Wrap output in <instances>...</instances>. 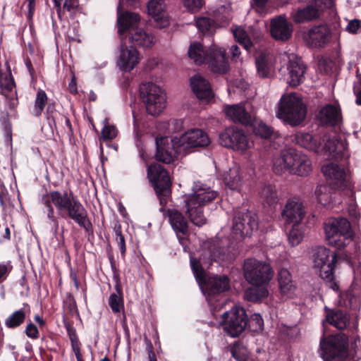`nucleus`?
<instances>
[{
    "label": "nucleus",
    "mask_w": 361,
    "mask_h": 361,
    "mask_svg": "<svg viewBox=\"0 0 361 361\" xmlns=\"http://www.w3.org/2000/svg\"><path fill=\"white\" fill-rule=\"evenodd\" d=\"M78 6V0H65L63 8L69 12L73 11Z\"/></svg>",
    "instance_id": "nucleus-59"
},
{
    "label": "nucleus",
    "mask_w": 361,
    "mask_h": 361,
    "mask_svg": "<svg viewBox=\"0 0 361 361\" xmlns=\"http://www.w3.org/2000/svg\"><path fill=\"white\" fill-rule=\"evenodd\" d=\"M224 111L227 117L233 122L249 125L252 121V116L247 112L245 106L241 104L227 106Z\"/></svg>",
    "instance_id": "nucleus-31"
},
{
    "label": "nucleus",
    "mask_w": 361,
    "mask_h": 361,
    "mask_svg": "<svg viewBox=\"0 0 361 361\" xmlns=\"http://www.w3.org/2000/svg\"><path fill=\"white\" fill-rule=\"evenodd\" d=\"M233 59H238L240 54V49L237 45H233L230 49Z\"/></svg>",
    "instance_id": "nucleus-63"
},
{
    "label": "nucleus",
    "mask_w": 361,
    "mask_h": 361,
    "mask_svg": "<svg viewBox=\"0 0 361 361\" xmlns=\"http://www.w3.org/2000/svg\"><path fill=\"white\" fill-rule=\"evenodd\" d=\"M273 170L277 174L288 172L305 177L312 171V164L305 154L294 149H288L283 150L273 159Z\"/></svg>",
    "instance_id": "nucleus-4"
},
{
    "label": "nucleus",
    "mask_w": 361,
    "mask_h": 361,
    "mask_svg": "<svg viewBox=\"0 0 361 361\" xmlns=\"http://www.w3.org/2000/svg\"><path fill=\"white\" fill-rule=\"evenodd\" d=\"M195 25L197 29L202 32L212 33L216 28L214 21L207 17L197 18Z\"/></svg>",
    "instance_id": "nucleus-43"
},
{
    "label": "nucleus",
    "mask_w": 361,
    "mask_h": 361,
    "mask_svg": "<svg viewBox=\"0 0 361 361\" xmlns=\"http://www.w3.org/2000/svg\"><path fill=\"white\" fill-rule=\"evenodd\" d=\"M280 293L285 298H293L295 295L296 286L295 282L286 283L279 285Z\"/></svg>",
    "instance_id": "nucleus-51"
},
{
    "label": "nucleus",
    "mask_w": 361,
    "mask_h": 361,
    "mask_svg": "<svg viewBox=\"0 0 361 361\" xmlns=\"http://www.w3.org/2000/svg\"><path fill=\"white\" fill-rule=\"evenodd\" d=\"M140 94L149 114L158 116L166 107V94L155 82H143L140 85Z\"/></svg>",
    "instance_id": "nucleus-7"
},
{
    "label": "nucleus",
    "mask_w": 361,
    "mask_h": 361,
    "mask_svg": "<svg viewBox=\"0 0 361 361\" xmlns=\"http://www.w3.org/2000/svg\"><path fill=\"white\" fill-rule=\"evenodd\" d=\"M109 305L114 312H120L123 309V302L121 294H111L109 298Z\"/></svg>",
    "instance_id": "nucleus-50"
},
{
    "label": "nucleus",
    "mask_w": 361,
    "mask_h": 361,
    "mask_svg": "<svg viewBox=\"0 0 361 361\" xmlns=\"http://www.w3.org/2000/svg\"><path fill=\"white\" fill-rule=\"evenodd\" d=\"M104 127L102 130V138L104 140H111L116 137L118 130L114 125H109L108 118L103 121Z\"/></svg>",
    "instance_id": "nucleus-47"
},
{
    "label": "nucleus",
    "mask_w": 361,
    "mask_h": 361,
    "mask_svg": "<svg viewBox=\"0 0 361 361\" xmlns=\"http://www.w3.org/2000/svg\"><path fill=\"white\" fill-rule=\"evenodd\" d=\"M240 167L233 166L224 175L225 184L231 190H238L242 185V178L240 173Z\"/></svg>",
    "instance_id": "nucleus-34"
},
{
    "label": "nucleus",
    "mask_w": 361,
    "mask_h": 361,
    "mask_svg": "<svg viewBox=\"0 0 361 361\" xmlns=\"http://www.w3.org/2000/svg\"><path fill=\"white\" fill-rule=\"evenodd\" d=\"M257 221L250 213H244L242 215L235 216L233 225V237L241 239L250 235L253 231L257 230Z\"/></svg>",
    "instance_id": "nucleus-20"
},
{
    "label": "nucleus",
    "mask_w": 361,
    "mask_h": 361,
    "mask_svg": "<svg viewBox=\"0 0 361 361\" xmlns=\"http://www.w3.org/2000/svg\"><path fill=\"white\" fill-rule=\"evenodd\" d=\"M302 204L299 201L288 200L282 211V217L286 223L298 224L305 216Z\"/></svg>",
    "instance_id": "nucleus-27"
},
{
    "label": "nucleus",
    "mask_w": 361,
    "mask_h": 361,
    "mask_svg": "<svg viewBox=\"0 0 361 361\" xmlns=\"http://www.w3.org/2000/svg\"><path fill=\"white\" fill-rule=\"evenodd\" d=\"M4 132H5V136H6V141L11 142V139H12L11 128L8 124L5 126Z\"/></svg>",
    "instance_id": "nucleus-64"
},
{
    "label": "nucleus",
    "mask_w": 361,
    "mask_h": 361,
    "mask_svg": "<svg viewBox=\"0 0 361 361\" xmlns=\"http://www.w3.org/2000/svg\"><path fill=\"white\" fill-rule=\"evenodd\" d=\"M169 221L176 232L180 244L185 246V235L188 232V224L181 212L176 209H168L166 212Z\"/></svg>",
    "instance_id": "nucleus-23"
},
{
    "label": "nucleus",
    "mask_w": 361,
    "mask_h": 361,
    "mask_svg": "<svg viewBox=\"0 0 361 361\" xmlns=\"http://www.w3.org/2000/svg\"><path fill=\"white\" fill-rule=\"evenodd\" d=\"M317 118L322 125L338 126L342 121L341 109L336 104H327L321 109Z\"/></svg>",
    "instance_id": "nucleus-28"
},
{
    "label": "nucleus",
    "mask_w": 361,
    "mask_h": 361,
    "mask_svg": "<svg viewBox=\"0 0 361 361\" xmlns=\"http://www.w3.org/2000/svg\"><path fill=\"white\" fill-rule=\"evenodd\" d=\"M221 325L231 336H238L247 326V315L245 309L235 306L225 312L222 315Z\"/></svg>",
    "instance_id": "nucleus-13"
},
{
    "label": "nucleus",
    "mask_w": 361,
    "mask_h": 361,
    "mask_svg": "<svg viewBox=\"0 0 361 361\" xmlns=\"http://www.w3.org/2000/svg\"><path fill=\"white\" fill-rule=\"evenodd\" d=\"M175 141L178 143L179 150L183 152V154L206 147L211 143L207 133L200 128L185 131L180 136L175 137Z\"/></svg>",
    "instance_id": "nucleus-12"
},
{
    "label": "nucleus",
    "mask_w": 361,
    "mask_h": 361,
    "mask_svg": "<svg viewBox=\"0 0 361 361\" xmlns=\"http://www.w3.org/2000/svg\"><path fill=\"white\" fill-rule=\"evenodd\" d=\"M27 12L26 16L28 20H31L35 10V0H27Z\"/></svg>",
    "instance_id": "nucleus-58"
},
{
    "label": "nucleus",
    "mask_w": 361,
    "mask_h": 361,
    "mask_svg": "<svg viewBox=\"0 0 361 361\" xmlns=\"http://www.w3.org/2000/svg\"><path fill=\"white\" fill-rule=\"evenodd\" d=\"M361 29V20L353 19L350 20L345 27L347 32L350 34H357Z\"/></svg>",
    "instance_id": "nucleus-55"
},
{
    "label": "nucleus",
    "mask_w": 361,
    "mask_h": 361,
    "mask_svg": "<svg viewBox=\"0 0 361 361\" xmlns=\"http://www.w3.org/2000/svg\"><path fill=\"white\" fill-rule=\"evenodd\" d=\"M260 195L264 201L269 205L275 204L278 200L276 189L272 185L264 186L260 192Z\"/></svg>",
    "instance_id": "nucleus-44"
},
{
    "label": "nucleus",
    "mask_w": 361,
    "mask_h": 361,
    "mask_svg": "<svg viewBox=\"0 0 361 361\" xmlns=\"http://www.w3.org/2000/svg\"><path fill=\"white\" fill-rule=\"evenodd\" d=\"M216 197V191L200 182L195 183L192 192L183 196L185 212L193 224L201 226L206 223L204 207Z\"/></svg>",
    "instance_id": "nucleus-3"
},
{
    "label": "nucleus",
    "mask_w": 361,
    "mask_h": 361,
    "mask_svg": "<svg viewBox=\"0 0 361 361\" xmlns=\"http://www.w3.org/2000/svg\"><path fill=\"white\" fill-rule=\"evenodd\" d=\"M250 124L252 126L253 133L261 137L268 138L273 133L272 129L262 121L252 118Z\"/></svg>",
    "instance_id": "nucleus-40"
},
{
    "label": "nucleus",
    "mask_w": 361,
    "mask_h": 361,
    "mask_svg": "<svg viewBox=\"0 0 361 361\" xmlns=\"http://www.w3.org/2000/svg\"><path fill=\"white\" fill-rule=\"evenodd\" d=\"M257 72L259 77L267 78L270 73V63L268 54L264 52L259 53L255 60Z\"/></svg>",
    "instance_id": "nucleus-38"
},
{
    "label": "nucleus",
    "mask_w": 361,
    "mask_h": 361,
    "mask_svg": "<svg viewBox=\"0 0 361 361\" xmlns=\"http://www.w3.org/2000/svg\"><path fill=\"white\" fill-rule=\"evenodd\" d=\"M253 332H261L264 328V321L259 314H254L247 319V326Z\"/></svg>",
    "instance_id": "nucleus-48"
},
{
    "label": "nucleus",
    "mask_w": 361,
    "mask_h": 361,
    "mask_svg": "<svg viewBox=\"0 0 361 361\" xmlns=\"http://www.w3.org/2000/svg\"><path fill=\"white\" fill-rule=\"evenodd\" d=\"M348 349V337L343 334L323 336L320 340L319 353L324 361L343 358Z\"/></svg>",
    "instance_id": "nucleus-8"
},
{
    "label": "nucleus",
    "mask_w": 361,
    "mask_h": 361,
    "mask_svg": "<svg viewBox=\"0 0 361 361\" xmlns=\"http://www.w3.org/2000/svg\"><path fill=\"white\" fill-rule=\"evenodd\" d=\"M190 264L195 277L209 302L212 298L230 288V280L226 275L209 277L202 268L201 263L195 258H190Z\"/></svg>",
    "instance_id": "nucleus-5"
},
{
    "label": "nucleus",
    "mask_w": 361,
    "mask_h": 361,
    "mask_svg": "<svg viewBox=\"0 0 361 361\" xmlns=\"http://www.w3.org/2000/svg\"><path fill=\"white\" fill-rule=\"evenodd\" d=\"M293 141L308 150L324 152L331 159L345 157L348 149L345 136L336 133L324 134L321 137L308 133L298 132L294 135Z\"/></svg>",
    "instance_id": "nucleus-2"
},
{
    "label": "nucleus",
    "mask_w": 361,
    "mask_h": 361,
    "mask_svg": "<svg viewBox=\"0 0 361 361\" xmlns=\"http://www.w3.org/2000/svg\"><path fill=\"white\" fill-rule=\"evenodd\" d=\"M308 5L292 12L290 17L296 23H304L317 20L326 8L331 7L333 0H306Z\"/></svg>",
    "instance_id": "nucleus-14"
},
{
    "label": "nucleus",
    "mask_w": 361,
    "mask_h": 361,
    "mask_svg": "<svg viewBox=\"0 0 361 361\" xmlns=\"http://www.w3.org/2000/svg\"><path fill=\"white\" fill-rule=\"evenodd\" d=\"M140 53L133 46H128L126 40L121 38V45L116 59V67L123 73H130L140 63Z\"/></svg>",
    "instance_id": "nucleus-16"
},
{
    "label": "nucleus",
    "mask_w": 361,
    "mask_h": 361,
    "mask_svg": "<svg viewBox=\"0 0 361 361\" xmlns=\"http://www.w3.org/2000/svg\"><path fill=\"white\" fill-rule=\"evenodd\" d=\"M209 262L212 261L224 260V258L221 257L219 250L214 251L209 257Z\"/></svg>",
    "instance_id": "nucleus-61"
},
{
    "label": "nucleus",
    "mask_w": 361,
    "mask_h": 361,
    "mask_svg": "<svg viewBox=\"0 0 361 361\" xmlns=\"http://www.w3.org/2000/svg\"><path fill=\"white\" fill-rule=\"evenodd\" d=\"M324 231L329 244L341 247L350 237V224L343 217L332 219L325 224Z\"/></svg>",
    "instance_id": "nucleus-11"
},
{
    "label": "nucleus",
    "mask_w": 361,
    "mask_h": 361,
    "mask_svg": "<svg viewBox=\"0 0 361 361\" xmlns=\"http://www.w3.org/2000/svg\"><path fill=\"white\" fill-rule=\"evenodd\" d=\"M209 51L203 49L201 44L195 42L190 44L188 49V56L195 63L201 65L209 59Z\"/></svg>",
    "instance_id": "nucleus-35"
},
{
    "label": "nucleus",
    "mask_w": 361,
    "mask_h": 361,
    "mask_svg": "<svg viewBox=\"0 0 361 361\" xmlns=\"http://www.w3.org/2000/svg\"><path fill=\"white\" fill-rule=\"evenodd\" d=\"M268 0H254L255 6L257 8V10L262 11L265 7Z\"/></svg>",
    "instance_id": "nucleus-62"
},
{
    "label": "nucleus",
    "mask_w": 361,
    "mask_h": 361,
    "mask_svg": "<svg viewBox=\"0 0 361 361\" xmlns=\"http://www.w3.org/2000/svg\"><path fill=\"white\" fill-rule=\"evenodd\" d=\"M25 334L29 338L32 339H36L39 336V331L37 326L32 323H30L27 325Z\"/></svg>",
    "instance_id": "nucleus-56"
},
{
    "label": "nucleus",
    "mask_w": 361,
    "mask_h": 361,
    "mask_svg": "<svg viewBox=\"0 0 361 361\" xmlns=\"http://www.w3.org/2000/svg\"><path fill=\"white\" fill-rule=\"evenodd\" d=\"M190 85L198 99L209 100L213 97L210 83L200 75H195L190 79Z\"/></svg>",
    "instance_id": "nucleus-30"
},
{
    "label": "nucleus",
    "mask_w": 361,
    "mask_h": 361,
    "mask_svg": "<svg viewBox=\"0 0 361 361\" xmlns=\"http://www.w3.org/2000/svg\"><path fill=\"white\" fill-rule=\"evenodd\" d=\"M278 281L279 285L293 282L292 279V276L287 269L282 268L279 271Z\"/></svg>",
    "instance_id": "nucleus-54"
},
{
    "label": "nucleus",
    "mask_w": 361,
    "mask_h": 361,
    "mask_svg": "<svg viewBox=\"0 0 361 361\" xmlns=\"http://www.w3.org/2000/svg\"><path fill=\"white\" fill-rule=\"evenodd\" d=\"M233 33L236 40L241 44L247 51H249L252 46V42L244 29L237 27L233 30Z\"/></svg>",
    "instance_id": "nucleus-42"
},
{
    "label": "nucleus",
    "mask_w": 361,
    "mask_h": 361,
    "mask_svg": "<svg viewBox=\"0 0 361 361\" xmlns=\"http://www.w3.org/2000/svg\"><path fill=\"white\" fill-rule=\"evenodd\" d=\"M326 322L338 329H343L348 326L349 319L344 312L336 310L327 314Z\"/></svg>",
    "instance_id": "nucleus-36"
},
{
    "label": "nucleus",
    "mask_w": 361,
    "mask_h": 361,
    "mask_svg": "<svg viewBox=\"0 0 361 361\" xmlns=\"http://www.w3.org/2000/svg\"><path fill=\"white\" fill-rule=\"evenodd\" d=\"M41 201L47 212L49 219L51 221H56L54 216V206L62 218H69L86 230H89L91 227L87 212L72 194L68 195L66 192L54 190L43 195Z\"/></svg>",
    "instance_id": "nucleus-1"
},
{
    "label": "nucleus",
    "mask_w": 361,
    "mask_h": 361,
    "mask_svg": "<svg viewBox=\"0 0 361 361\" xmlns=\"http://www.w3.org/2000/svg\"><path fill=\"white\" fill-rule=\"evenodd\" d=\"M219 142L225 147L242 152L254 145L253 142L249 140L243 130L234 127L226 128L219 135Z\"/></svg>",
    "instance_id": "nucleus-15"
},
{
    "label": "nucleus",
    "mask_w": 361,
    "mask_h": 361,
    "mask_svg": "<svg viewBox=\"0 0 361 361\" xmlns=\"http://www.w3.org/2000/svg\"><path fill=\"white\" fill-rule=\"evenodd\" d=\"M269 291L265 285L261 286H252L245 291V298L252 302H257L268 296Z\"/></svg>",
    "instance_id": "nucleus-39"
},
{
    "label": "nucleus",
    "mask_w": 361,
    "mask_h": 361,
    "mask_svg": "<svg viewBox=\"0 0 361 361\" xmlns=\"http://www.w3.org/2000/svg\"><path fill=\"white\" fill-rule=\"evenodd\" d=\"M307 115V107L302 99L295 93L282 96L276 116L292 126L302 123Z\"/></svg>",
    "instance_id": "nucleus-6"
},
{
    "label": "nucleus",
    "mask_w": 361,
    "mask_h": 361,
    "mask_svg": "<svg viewBox=\"0 0 361 361\" xmlns=\"http://www.w3.org/2000/svg\"><path fill=\"white\" fill-rule=\"evenodd\" d=\"M270 32L275 39L286 41L292 36L293 26L285 16H279L271 20Z\"/></svg>",
    "instance_id": "nucleus-24"
},
{
    "label": "nucleus",
    "mask_w": 361,
    "mask_h": 361,
    "mask_svg": "<svg viewBox=\"0 0 361 361\" xmlns=\"http://www.w3.org/2000/svg\"><path fill=\"white\" fill-rule=\"evenodd\" d=\"M147 176L153 183L158 196H165L169 192L171 180L168 172L160 164H154L148 166Z\"/></svg>",
    "instance_id": "nucleus-19"
},
{
    "label": "nucleus",
    "mask_w": 361,
    "mask_h": 361,
    "mask_svg": "<svg viewBox=\"0 0 361 361\" xmlns=\"http://www.w3.org/2000/svg\"><path fill=\"white\" fill-rule=\"evenodd\" d=\"M129 42L135 45L150 47L155 43V37L141 28H133L129 33Z\"/></svg>",
    "instance_id": "nucleus-32"
},
{
    "label": "nucleus",
    "mask_w": 361,
    "mask_h": 361,
    "mask_svg": "<svg viewBox=\"0 0 361 361\" xmlns=\"http://www.w3.org/2000/svg\"><path fill=\"white\" fill-rule=\"evenodd\" d=\"M304 42L313 48H324L331 41L332 32L326 24L314 25L302 35Z\"/></svg>",
    "instance_id": "nucleus-17"
},
{
    "label": "nucleus",
    "mask_w": 361,
    "mask_h": 361,
    "mask_svg": "<svg viewBox=\"0 0 361 361\" xmlns=\"http://www.w3.org/2000/svg\"><path fill=\"white\" fill-rule=\"evenodd\" d=\"M47 102V96L44 90H39L35 100V105L32 114L35 116H39L43 112L44 108Z\"/></svg>",
    "instance_id": "nucleus-41"
},
{
    "label": "nucleus",
    "mask_w": 361,
    "mask_h": 361,
    "mask_svg": "<svg viewBox=\"0 0 361 361\" xmlns=\"http://www.w3.org/2000/svg\"><path fill=\"white\" fill-rule=\"evenodd\" d=\"M208 63L211 70L213 72L219 73H225L229 68L226 58V50L212 45L209 48Z\"/></svg>",
    "instance_id": "nucleus-25"
},
{
    "label": "nucleus",
    "mask_w": 361,
    "mask_h": 361,
    "mask_svg": "<svg viewBox=\"0 0 361 361\" xmlns=\"http://www.w3.org/2000/svg\"><path fill=\"white\" fill-rule=\"evenodd\" d=\"M147 11L157 27H166L170 24L171 19L164 0H150L147 4Z\"/></svg>",
    "instance_id": "nucleus-22"
},
{
    "label": "nucleus",
    "mask_w": 361,
    "mask_h": 361,
    "mask_svg": "<svg viewBox=\"0 0 361 361\" xmlns=\"http://www.w3.org/2000/svg\"><path fill=\"white\" fill-rule=\"evenodd\" d=\"M149 361H157L155 355L152 351V344L150 341H147Z\"/></svg>",
    "instance_id": "nucleus-60"
},
{
    "label": "nucleus",
    "mask_w": 361,
    "mask_h": 361,
    "mask_svg": "<svg viewBox=\"0 0 361 361\" xmlns=\"http://www.w3.org/2000/svg\"><path fill=\"white\" fill-rule=\"evenodd\" d=\"M157 160L165 164H170L174 161L178 154H183V152L179 150V145L176 143L174 137H160L156 140Z\"/></svg>",
    "instance_id": "nucleus-18"
},
{
    "label": "nucleus",
    "mask_w": 361,
    "mask_h": 361,
    "mask_svg": "<svg viewBox=\"0 0 361 361\" xmlns=\"http://www.w3.org/2000/svg\"><path fill=\"white\" fill-rule=\"evenodd\" d=\"M114 230L116 234V240L119 246L121 252L124 255L126 251V247L124 236L121 233V226H115Z\"/></svg>",
    "instance_id": "nucleus-52"
},
{
    "label": "nucleus",
    "mask_w": 361,
    "mask_h": 361,
    "mask_svg": "<svg viewBox=\"0 0 361 361\" xmlns=\"http://www.w3.org/2000/svg\"><path fill=\"white\" fill-rule=\"evenodd\" d=\"M27 311H29L27 305H25L23 308L15 311L5 320V325L10 329L19 326L24 322Z\"/></svg>",
    "instance_id": "nucleus-37"
},
{
    "label": "nucleus",
    "mask_w": 361,
    "mask_h": 361,
    "mask_svg": "<svg viewBox=\"0 0 361 361\" xmlns=\"http://www.w3.org/2000/svg\"><path fill=\"white\" fill-rule=\"evenodd\" d=\"M314 267L319 270L320 276L330 283L329 286L334 290L338 289V286L333 281L334 264L336 256L334 252L319 246L314 249L312 255Z\"/></svg>",
    "instance_id": "nucleus-9"
},
{
    "label": "nucleus",
    "mask_w": 361,
    "mask_h": 361,
    "mask_svg": "<svg viewBox=\"0 0 361 361\" xmlns=\"http://www.w3.org/2000/svg\"><path fill=\"white\" fill-rule=\"evenodd\" d=\"M305 235V231L298 224H295L288 234V241L294 247L300 244Z\"/></svg>",
    "instance_id": "nucleus-45"
},
{
    "label": "nucleus",
    "mask_w": 361,
    "mask_h": 361,
    "mask_svg": "<svg viewBox=\"0 0 361 361\" xmlns=\"http://www.w3.org/2000/svg\"><path fill=\"white\" fill-rule=\"evenodd\" d=\"M322 171L329 185L336 188L345 185V172L336 164H328L322 166Z\"/></svg>",
    "instance_id": "nucleus-26"
},
{
    "label": "nucleus",
    "mask_w": 361,
    "mask_h": 361,
    "mask_svg": "<svg viewBox=\"0 0 361 361\" xmlns=\"http://www.w3.org/2000/svg\"><path fill=\"white\" fill-rule=\"evenodd\" d=\"M140 16L135 13L125 12L121 13L120 12V7L118 8V32L121 37L126 31H130L133 28H137L136 25L140 22Z\"/></svg>",
    "instance_id": "nucleus-29"
},
{
    "label": "nucleus",
    "mask_w": 361,
    "mask_h": 361,
    "mask_svg": "<svg viewBox=\"0 0 361 361\" xmlns=\"http://www.w3.org/2000/svg\"><path fill=\"white\" fill-rule=\"evenodd\" d=\"M341 302L348 308L360 310L361 306V290L358 287H351L341 294Z\"/></svg>",
    "instance_id": "nucleus-33"
},
{
    "label": "nucleus",
    "mask_w": 361,
    "mask_h": 361,
    "mask_svg": "<svg viewBox=\"0 0 361 361\" xmlns=\"http://www.w3.org/2000/svg\"><path fill=\"white\" fill-rule=\"evenodd\" d=\"M315 195L318 201L324 205L328 204L331 200L329 187L326 185L317 186L315 190Z\"/></svg>",
    "instance_id": "nucleus-49"
},
{
    "label": "nucleus",
    "mask_w": 361,
    "mask_h": 361,
    "mask_svg": "<svg viewBox=\"0 0 361 361\" xmlns=\"http://www.w3.org/2000/svg\"><path fill=\"white\" fill-rule=\"evenodd\" d=\"M183 6L188 11H198L204 4V0H183Z\"/></svg>",
    "instance_id": "nucleus-53"
},
{
    "label": "nucleus",
    "mask_w": 361,
    "mask_h": 361,
    "mask_svg": "<svg viewBox=\"0 0 361 361\" xmlns=\"http://www.w3.org/2000/svg\"><path fill=\"white\" fill-rule=\"evenodd\" d=\"M288 60L287 82L291 86H298L304 80L305 67L301 60L294 54L283 55V60Z\"/></svg>",
    "instance_id": "nucleus-21"
},
{
    "label": "nucleus",
    "mask_w": 361,
    "mask_h": 361,
    "mask_svg": "<svg viewBox=\"0 0 361 361\" xmlns=\"http://www.w3.org/2000/svg\"><path fill=\"white\" fill-rule=\"evenodd\" d=\"M243 275L245 280L252 286L267 285L274 276L269 264L256 259H247L243 264Z\"/></svg>",
    "instance_id": "nucleus-10"
},
{
    "label": "nucleus",
    "mask_w": 361,
    "mask_h": 361,
    "mask_svg": "<svg viewBox=\"0 0 361 361\" xmlns=\"http://www.w3.org/2000/svg\"><path fill=\"white\" fill-rule=\"evenodd\" d=\"M69 338L71 342V347L76 357L77 361H84L80 353V343L78 340L75 331L68 329Z\"/></svg>",
    "instance_id": "nucleus-46"
},
{
    "label": "nucleus",
    "mask_w": 361,
    "mask_h": 361,
    "mask_svg": "<svg viewBox=\"0 0 361 361\" xmlns=\"http://www.w3.org/2000/svg\"><path fill=\"white\" fill-rule=\"evenodd\" d=\"M10 271L7 264L0 263V283L6 279Z\"/></svg>",
    "instance_id": "nucleus-57"
}]
</instances>
